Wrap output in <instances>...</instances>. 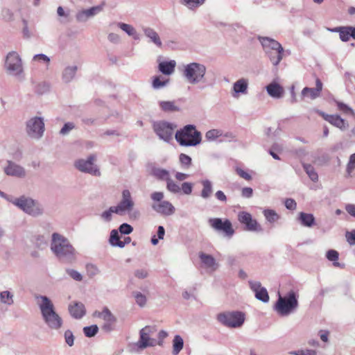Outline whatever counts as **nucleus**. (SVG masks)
<instances>
[{"label": "nucleus", "mask_w": 355, "mask_h": 355, "mask_svg": "<svg viewBox=\"0 0 355 355\" xmlns=\"http://www.w3.org/2000/svg\"><path fill=\"white\" fill-rule=\"evenodd\" d=\"M35 298L45 324L51 329H60L62 327L63 320L55 311L51 299L42 295H35Z\"/></svg>", "instance_id": "nucleus-1"}, {"label": "nucleus", "mask_w": 355, "mask_h": 355, "mask_svg": "<svg viewBox=\"0 0 355 355\" xmlns=\"http://www.w3.org/2000/svg\"><path fill=\"white\" fill-rule=\"evenodd\" d=\"M51 250L61 261L72 263L76 260V251L67 238L54 232L51 235Z\"/></svg>", "instance_id": "nucleus-2"}, {"label": "nucleus", "mask_w": 355, "mask_h": 355, "mask_svg": "<svg viewBox=\"0 0 355 355\" xmlns=\"http://www.w3.org/2000/svg\"><path fill=\"white\" fill-rule=\"evenodd\" d=\"M182 73L184 80L191 85H204L207 83V67L202 63L193 62L184 64Z\"/></svg>", "instance_id": "nucleus-3"}, {"label": "nucleus", "mask_w": 355, "mask_h": 355, "mask_svg": "<svg viewBox=\"0 0 355 355\" xmlns=\"http://www.w3.org/2000/svg\"><path fill=\"white\" fill-rule=\"evenodd\" d=\"M298 293L291 290L284 296L279 295L274 305V310L280 316H288L294 313L299 307Z\"/></svg>", "instance_id": "nucleus-4"}, {"label": "nucleus", "mask_w": 355, "mask_h": 355, "mask_svg": "<svg viewBox=\"0 0 355 355\" xmlns=\"http://www.w3.org/2000/svg\"><path fill=\"white\" fill-rule=\"evenodd\" d=\"M175 137L179 145L184 147H194L202 141L201 132L192 124L186 125L177 130Z\"/></svg>", "instance_id": "nucleus-5"}, {"label": "nucleus", "mask_w": 355, "mask_h": 355, "mask_svg": "<svg viewBox=\"0 0 355 355\" xmlns=\"http://www.w3.org/2000/svg\"><path fill=\"white\" fill-rule=\"evenodd\" d=\"M263 51L274 66H277L283 59L284 50L277 40L268 37H259Z\"/></svg>", "instance_id": "nucleus-6"}, {"label": "nucleus", "mask_w": 355, "mask_h": 355, "mask_svg": "<svg viewBox=\"0 0 355 355\" xmlns=\"http://www.w3.org/2000/svg\"><path fill=\"white\" fill-rule=\"evenodd\" d=\"M16 207L34 218L42 216L44 213V208L38 200L25 195L20 196V200L16 202Z\"/></svg>", "instance_id": "nucleus-7"}, {"label": "nucleus", "mask_w": 355, "mask_h": 355, "mask_svg": "<svg viewBox=\"0 0 355 355\" xmlns=\"http://www.w3.org/2000/svg\"><path fill=\"white\" fill-rule=\"evenodd\" d=\"M245 314L239 311L220 313L217 315L220 323L230 328H238L245 322Z\"/></svg>", "instance_id": "nucleus-8"}, {"label": "nucleus", "mask_w": 355, "mask_h": 355, "mask_svg": "<svg viewBox=\"0 0 355 355\" xmlns=\"http://www.w3.org/2000/svg\"><path fill=\"white\" fill-rule=\"evenodd\" d=\"M45 125L42 117L34 116L26 122V132L32 139H40L44 133Z\"/></svg>", "instance_id": "nucleus-9"}, {"label": "nucleus", "mask_w": 355, "mask_h": 355, "mask_svg": "<svg viewBox=\"0 0 355 355\" xmlns=\"http://www.w3.org/2000/svg\"><path fill=\"white\" fill-rule=\"evenodd\" d=\"M96 158L95 155H90L86 159H80L76 160L74 162V166L83 173L98 177L101 175V172L98 166L94 164Z\"/></svg>", "instance_id": "nucleus-10"}, {"label": "nucleus", "mask_w": 355, "mask_h": 355, "mask_svg": "<svg viewBox=\"0 0 355 355\" xmlns=\"http://www.w3.org/2000/svg\"><path fill=\"white\" fill-rule=\"evenodd\" d=\"M238 220L244 225V230L248 232L261 233L263 229L258 221L249 212L242 211L238 213Z\"/></svg>", "instance_id": "nucleus-11"}, {"label": "nucleus", "mask_w": 355, "mask_h": 355, "mask_svg": "<svg viewBox=\"0 0 355 355\" xmlns=\"http://www.w3.org/2000/svg\"><path fill=\"white\" fill-rule=\"evenodd\" d=\"M5 67L8 73L12 76H19L22 73L21 60L16 51L8 53L6 56Z\"/></svg>", "instance_id": "nucleus-12"}, {"label": "nucleus", "mask_w": 355, "mask_h": 355, "mask_svg": "<svg viewBox=\"0 0 355 355\" xmlns=\"http://www.w3.org/2000/svg\"><path fill=\"white\" fill-rule=\"evenodd\" d=\"M176 125L167 121H158L153 124V130L160 139L168 142L173 135V130Z\"/></svg>", "instance_id": "nucleus-13"}, {"label": "nucleus", "mask_w": 355, "mask_h": 355, "mask_svg": "<svg viewBox=\"0 0 355 355\" xmlns=\"http://www.w3.org/2000/svg\"><path fill=\"white\" fill-rule=\"evenodd\" d=\"M119 211V215L122 216L125 213H130L135 207V202L131 193L128 189H123L121 192V199L117 205L114 206Z\"/></svg>", "instance_id": "nucleus-14"}, {"label": "nucleus", "mask_w": 355, "mask_h": 355, "mask_svg": "<svg viewBox=\"0 0 355 355\" xmlns=\"http://www.w3.org/2000/svg\"><path fill=\"white\" fill-rule=\"evenodd\" d=\"M210 226L216 231L223 232L225 236L232 237L234 234L231 221L229 219L224 220L220 218H214L209 220Z\"/></svg>", "instance_id": "nucleus-15"}, {"label": "nucleus", "mask_w": 355, "mask_h": 355, "mask_svg": "<svg viewBox=\"0 0 355 355\" xmlns=\"http://www.w3.org/2000/svg\"><path fill=\"white\" fill-rule=\"evenodd\" d=\"M103 9V6L98 5L89 8L79 10L76 13V20L78 23H85L102 12Z\"/></svg>", "instance_id": "nucleus-16"}, {"label": "nucleus", "mask_w": 355, "mask_h": 355, "mask_svg": "<svg viewBox=\"0 0 355 355\" xmlns=\"http://www.w3.org/2000/svg\"><path fill=\"white\" fill-rule=\"evenodd\" d=\"M150 328L148 326L141 329L139 332V340L135 344L138 349H144L148 347H153L156 345L155 339L151 338L149 336Z\"/></svg>", "instance_id": "nucleus-17"}, {"label": "nucleus", "mask_w": 355, "mask_h": 355, "mask_svg": "<svg viewBox=\"0 0 355 355\" xmlns=\"http://www.w3.org/2000/svg\"><path fill=\"white\" fill-rule=\"evenodd\" d=\"M317 112L322 116L325 121H328L329 123L339 128L342 131L347 130L349 127L348 122L338 114H327L320 110H318Z\"/></svg>", "instance_id": "nucleus-18"}, {"label": "nucleus", "mask_w": 355, "mask_h": 355, "mask_svg": "<svg viewBox=\"0 0 355 355\" xmlns=\"http://www.w3.org/2000/svg\"><path fill=\"white\" fill-rule=\"evenodd\" d=\"M7 163V166L4 168V172L7 175L19 178H23L26 176V170L23 166L10 160Z\"/></svg>", "instance_id": "nucleus-19"}, {"label": "nucleus", "mask_w": 355, "mask_h": 355, "mask_svg": "<svg viewBox=\"0 0 355 355\" xmlns=\"http://www.w3.org/2000/svg\"><path fill=\"white\" fill-rule=\"evenodd\" d=\"M109 27L111 29H114L115 27H117L135 40H139L140 39L139 35L137 33L136 29L130 24L123 22H112L109 24Z\"/></svg>", "instance_id": "nucleus-20"}, {"label": "nucleus", "mask_w": 355, "mask_h": 355, "mask_svg": "<svg viewBox=\"0 0 355 355\" xmlns=\"http://www.w3.org/2000/svg\"><path fill=\"white\" fill-rule=\"evenodd\" d=\"M322 89V83L319 78H317L315 80V87H304L302 90L301 95L302 98L309 97L311 99L313 100L320 96Z\"/></svg>", "instance_id": "nucleus-21"}, {"label": "nucleus", "mask_w": 355, "mask_h": 355, "mask_svg": "<svg viewBox=\"0 0 355 355\" xmlns=\"http://www.w3.org/2000/svg\"><path fill=\"white\" fill-rule=\"evenodd\" d=\"M153 210L156 212L164 215L171 216L175 213V209L173 205L168 201L164 200L152 206Z\"/></svg>", "instance_id": "nucleus-22"}, {"label": "nucleus", "mask_w": 355, "mask_h": 355, "mask_svg": "<svg viewBox=\"0 0 355 355\" xmlns=\"http://www.w3.org/2000/svg\"><path fill=\"white\" fill-rule=\"evenodd\" d=\"M248 85L249 82L247 78H241L236 80L232 86V96L236 98L239 94H246Z\"/></svg>", "instance_id": "nucleus-23"}, {"label": "nucleus", "mask_w": 355, "mask_h": 355, "mask_svg": "<svg viewBox=\"0 0 355 355\" xmlns=\"http://www.w3.org/2000/svg\"><path fill=\"white\" fill-rule=\"evenodd\" d=\"M102 319L105 321L103 329L106 331L114 330V325L116 322V318L112 313L107 307L103 308Z\"/></svg>", "instance_id": "nucleus-24"}, {"label": "nucleus", "mask_w": 355, "mask_h": 355, "mask_svg": "<svg viewBox=\"0 0 355 355\" xmlns=\"http://www.w3.org/2000/svg\"><path fill=\"white\" fill-rule=\"evenodd\" d=\"M266 89L268 94L273 98H281L284 93L283 87L275 81L269 83Z\"/></svg>", "instance_id": "nucleus-25"}, {"label": "nucleus", "mask_w": 355, "mask_h": 355, "mask_svg": "<svg viewBox=\"0 0 355 355\" xmlns=\"http://www.w3.org/2000/svg\"><path fill=\"white\" fill-rule=\"evenodd\" d=\"M69 311L71 317L76 319L82 318L86 313L85 305L78 302L69 304Z\"/></svg>", "instance_id": "nucleus-26"}, {"label": "nucleus", "mask_w": 355, "mask_h": 355, "mask_svg": "<svg viewBox=\"0 0 355 355\" xmlns=\"http://www.w3.org/2000/svg\"><path fill=\"white\" fill-rule=\"evenodd\" d=\"M297 220L302 226L306 227H311L315 223V218L312 214L302 211L299 213Z\"/></svg>", "instance_id": "nucleus-27"}, {"label": "nucleus", "mask_w": 355, "mask_h": 355, "mask_svg": "<svg viewBox=\"0 0 355 355\" xmlns=\"http://www.w3.org/2000/svg\"><path fill=\"white\" fill-rule=\"evenodd\" d=\"M78 67L76 65L66 67L62 73V81L69 83L74 78Z\"/></svg>", "instance_id": "nucleus-28"}, {"label": "nucleus", "mask_w": 355, "mask_h": 355, "mask_svg": "<svg viewBox=\"0 0 355 355\" xmlns=\"http://www.w3.org/2000/svg\"><path fill=\"white\" fill-rule=\"evenodd\" d=\"M176 66V62L175 60L170 61H164L162 62L159 64L158 68L161 73L164 75H171L172 74Z\"/></svg>", "instance_id": "nucleus-29"}, {"label": "nucleus", "mask_w": 355, "mask_h": 355, "mask_svg": "<svg viewBox=\"0 0 355 355\" xmlns=\"http://www.w3.org/2000/svg\"><path fill=\"white\" fill-rule=\"evenodd\" d=\"M202 186V189L200 193V196L203 199H208L211 197L213 193V184L207 179L202 180L200 181Z\"/></svg>", "instance_id": "nucleus-30"}, {"label": "nucleus", "mask_w": 355, "mask_h": 355, "mask_svg": "<svg viewBox=\"0 0 355 355\" xmlns=\"http://www.w3.org/2000/svg\"><path fill=\"white\" fill-rule=\"evenodd\" d=\"M199 258L201 262L206 266L207 268H211L215 270L217 268V263L216 262L215 259L209 254H205L203 252H200Z\"/></svg>", "instance_id": "nucleus-31"}, {"label": "nucleus", "mask_w": 355, "mask_h": 355, "mask_svg": "<svg viewBox=\"0 0 355 355\" xmlns=\"http://www.w3.org/2000/svg\"><path fill=\"white\" fill-rule=\"evenodd\" d=\"M144 35L150 39V42L157 46H161L162 43L157 33L151 28L147 27L143 29Z\"/></svg>", "instance_id": "nucleus-32"}, {"label": "nucleus", "mask_w": 355, "mask_h": 355, "mask_svg": "<svg viewBox=\"0 0 355 355\" xmlns=\"http://www.w3.org/2000/svg\"><path fill=\"white\" fill-rule=\"evenodd\" d=\"M158 103L160 109L164 112H174L180 110V107L175 105V101H161Z\"/></svg>", "instance_id": "nucleus-33"}, {"label": "nucleus", "mask_w": 355, "mask_h": 355, "mask_svg": "<svg viewBox=\"0 0 355 355\" xmlns=\"http://www.w3.org/2000/svg\"><path fill=\"white\" fill-rule=\"evenodd\" d=\"M331 31L338 32L340 39L343 42H347L351 37H352L351 26L335 28Z\"/></svg>", "instance_id": "nucleus-34"}, {"label": "nucleus", "mask_w": 355, "mask_h": 355, "mask_svg": "<svg viewBox=\"0 0 355 355\" xmlns=\"http://www.w3.org/2000/svg\"><path fill=\"white\" fill-rule=\"evenodd\" d=\"M152 175L157 179L166 182L171 178L169 171L161 168H153L152 169Z\"/></svg>", "instance_id": "nucleus-35"}, {"label": "nucleus", "mask_w": 355, "mask_h": 355, "mask_svg": "<svg viewBox=\"0 0 355 355\" xmlns=\"http://www.w3.org/2000/svg\"><path fill=\"white\" fill-rule=\"evenodd\" d=\"M263 214L266 221L270 224L275 223L280 218V216L274 209H265L263 211Z\"/></svg>", "instance_id": "nucleus-36"}, {"label": "nucleus", "mask_w": 355, "mask_h": 355, "mask_svg": "<svg viewBox=\"0 0 355 355\" xmlns=\"http://www.w3.org/2000/svg\"><path fill=\"white\" fill-rule=\"evenodd\" d=\"M14 295L9 291L0 292V303L8 306H11L14 303Z\"/></svg>", "instance_id": "nucleus-37"}, {"label": "nucleus", "mask_w": 355, "mask_h": 355, "mask_svg": "<svg viewBox=\"0 0 355 355\" xmlns=\"http://www.w3.org/2000/svg\"><path fill=\"white\" fill-rule=\"evenodd\" d=\"M168 82V79L157 76H155L153 79L152 87L154 89H160L166 87Z\"/></svg>", "instance_id": "nucleus-38"}, {"label": "nucleus", "mask_w": 355, "mask_h": 355, "mask_svg": "<svg viewBox=\"0 0 355 355\" xmlns=\"http://www.w3.org/2000/svg\"><path fill=\"white\" fill-rule=\"evenodd\" d=\"M184 347V340L182 338L179 336H175L173 340V354L174 355L178 354L180 351L183 349Z\"/></svg>", "instance_id": "nucleus-39"}, {"label": "nucleus", "mask_w": 355, "mask_h": 355, "mask_svg": "<svg viewBox=\"0 0 355 355\" xmlns=\"http://www.w3.org/2000/svg\"><path fill=\"white\" fill-rule=\"evenodd\" d=\"M303 168L309 178L313 182H315L318 180V175L312 165L309 164H304Z\"/></svg>", "instance_id": "nucleus-40"}, {"label": "nucleus", "mask_w": 355, "mask_h": 355, "mask_svg": "<svg viewBox=\"0 0 355 355\" xmlns=\"http://www.w3.org/2000/svg\"><path fill=\"white\" fill-rule=\"evenodd\" d=\"M49 235L39 234L35 236V245L40 249H44L48 245Z\"/></svg>", "instance_id": "nucleus-41"}, {"label": "nucleus", "mask_w": 355, "mask_h": 355, "mask_svg": "<svg viewBox=\"0 0 355 355\" xmlns=\"http://www.w3.org/2000/svg\"><path fill=\"white\" fill-rule=\"evenodd\" d=\"M222 135V130L219 129H211L205 133V139L208 141H214Z\"/></svg>", "instance_id": "nucleus-42"}, {"label": "nucleus", "mask_w": 355, "mask_h": 355, "mask_svg": "<svg viewBox=\"0 0 355 355\" xmlns=\"http://www.w3.org/2000/svg\"><path fill=\"white\" fill-rule=\"evenodd\" d=\"M112 214L119 215V211L116 209L114 206H112L107 210L102 212L101 218L105 222H110L112 219Z\"/></svg>", "instance_id": "nucleus-43"}, {"label": "nucleus", "mask_w": 355, "mask_h": 355, "mask_svg": "<svg viewBox=\"0 0 355 355\" xmlns=\"http://www.w3.org/2000/svg\"><path fill=\"white\" fill-rule=\"evenodd\" d=\"M205 0H182V3L189 9L193 10L202 5Z\"/></svg>", "instance_id": "nucleus-44"}, {"label": "nucleus", "mask_w": 355, "mask_h": 355, "mask_svg": "<svg viewBox=\"0 0 355 355\" xmlns=\"http://www.w3.org/2000/svg\"><path fill=\"white\" fill-rule=\"evenodd\" d=\"M179 161L182 167L184 169H188L191 166L192 162L191 157L184 153H181L180 155Z\"/></svg>", "instance_id": "nucleus-45"}, {"label": "nucleus", "mask_w": 355, "mask_h": 355, "mask_svg": "<svg viewBox=\"0 0 355 355\" xmlns=\"http://www.w3.org/2000/svg\"><path fill=\"white\" fill-rule=\"evenodd\" d=\"M254 294H255V297L257 300H259L263 302L266 303L269 301V295H268V291H267L266 288L264 287L259 289Z\"/></svg>", "instance_id": "nucleus-46"}, {"label": "nucleus", "mask_w": 355, "mask_h": 355, "mask_svg": "<svg viewBox=\"0 0 355 355\" xmlns=\"http://www.w3.org/2000/svg\"><path fill=\"white\" fill-rule=\"evenodd\" d=\"M83 333L86 337H94L98 331V327L96 324L85 327L83 329Z\"/></svg>", "instance_id": "nucleus-47"}, {"label": "nucleus", "mask_w": 355, "mask_h": 355, "mask_svg": "<svg viewBox=\"0 0 355 355\" xmlns=\"http://www.w3.org/2000/svg\"><path fill=\"white\" fill-rule=\"evenodd\" d=\"M327 258L331 261H334V266L336 267H340V265L337 260L338 259L339 254L336 250H329L327 252L326 254Z\"/></svg>", "instance_id": "nucleus-48"}, {"label": "nucleus", "mask_w": 355, "mask_h": 355, "mask_svg": "<svg viewBox=\"0 0 355 355\" xmlns=\"http://www.w3.org/2000/svg\"><path fill=\"white\" fill-rule=\"evenodd\" d=\"M166 189L172 193H179L180 192V187L171 178L166 181Z\"/></svg>", "instance_id": "nucleus-49"}, {"label": "nucleus", "mask_w": 355, "mask_h": 355, "mask_svg": "<svg viewBox=\"0 0 355 355\" xmlns=\"http://www.w3.org/2000/svg\"><path fill=\"white\" fill-rule=\"evenodd\" d=\"M85 268L87 275L91 278L95 277L100 272L98 268L94 264L87 263Z\"/></svg>", "instance_id": "nucleus-50"}, {"label": "nucleus", "mask_w": 355, "mask_h": 355, "mask_svg": "<svg viewBox=\"0 0 355 355\" xmlns=\"http://www.w3.org/2000/svg\"><path fill=\"white\" fill-rule=\"evenodd\" d=\"M76 128V125L73 122H67L64 124L62 128L60 130V135L62 136H66Z\"/></svg>", "instance_id": "nucleus-51"}, {"label": "nucleus", "mask_w": 355, "mask_h": 355, "mask_svg": "<svg viewBox=\"0 0 355 355\" xmlns=\"http://www.w3.org/2000/svg\"><path fill=\"white\" fill-rule=\"evenodd\" d=\"M33 61L44 63L46 65V67H48L51 60L50 58L48 57L46 55L43 53H39L35 55L33 57Z\"/></svg>", "instance_id": "nucleus-52"}, {"label": "nucleus", "mask_w": 355, "mask_h": 355, "mask_svg": "<svg viewBox=\"0 0 355 355\" xmlns=\"http://www.w3.org/2000/svg\"><path fill=\"white\" fill-rule=\"evenodd\" d=\"M67 274L73 280L80 282L83 280V275L77 270L71 268L66 269Z\"/></svg>", "instance_id": "nucleus-53"}, {"label": "nucleus", "mask_w": 355, "mask_h": 355, "mask_svg": "<svg viewBox=\"0 0 355 355\" xmlns=\"http://www.w3.org/2000/svg\"><path fill=\"white\" fill-rule=\"evenodd\" d=\"M110 243L112 246H116V243L121 242L119 231L116 230H112L110 232Z\"/></svg>", "instance_id": "nucleus-54"}, {"label": "nucleus", "mask_w": 355, "mask_h": 355, "mask_svg": "<svg viewBox=\"0 0 355 355\" xmlns=\"http://www.w3.org/2000/svg\"><path fill=\"white\" fill-rule=\"evenodd\" d=\"M336 103L338 110L343 112V113L354 115L353 110L351 107H349L347 104L337 101H336Z\"/></svg>", "instance_id": "nucleus-55"}, {"label": "nucleus", "mask_w": 355, "mask_h": 355, "mask_svg": "<svg viewBox=\"0 0 355 355\" xmlns=\"http://www.w3.org/2000/svg\"><path fill=\"white\" fill-rule=\"evenodd\" d=\"M355 168V153L350 155L349 162L347 165L346 172L348 177L351 176V173Z\"/></svg>", "instance_id": "nucleus-56"}, {"label": "nucleus", "mask_w": 355, "mask_h": 355, "mask_svg": "<svg viewBox=\"0 0 355 355\" xmlns=\"http://www.w3.org/2000/svg\"><path fill=\"white\" fill-rule=\"evenodd\" d=\"M64 337L65 343L68 346L72 347L74 345L75 337L71 330H66L64 334Z\"/></svg>", "instance_id": "nucleus-57"}, {"label": "nucleus", "mask_w": 355, "mask_h": 355, "mask_svg": "<svg viewBox=\"0 0 355 355\" xmlns=\"http://www.w3.org/2000/svg\"><path fill=\"white\" fill-rule=\"evenodd\" d=\"M291 355H316L317 352L314 349H300L296 351H291L289 352Z\"/></svg>", "instance_id": "nucleus-58"}, {"label": "nucleus", "mask_w": 355, "mask_h": 355, "mask_svg": "<svg viewBox=\"0 0 355 355\" xmlns=\"http://www.w3.org/2000/svg\"><path fill=\"white\" fill-rule=\"evenodd\" d=\"M133 296L135 298L137 304L140 306H144L146 303V296L140 292H134Z\"/></svg>", "instance_id": "nucleus-59"}, {"label": "nucleus", "mask_w": 355, "mask_h": 355, "mask_svg": "<svg viewBox=\"0 0 355 355\" xmlns=\"http://www.w3.org/2000/svg\"><path fill=\"white\" fill-rule=\"evenodd\" d=\"M193 184L191 182H184L181 184L180 191L185 195H190L193 191Z\"/></svg>", "instance_id": "nucleus-60"}, {"label": "nucleus", "mask_w": 355, "mask_h": 355, "mask_svg": "<svg viewBox=\"0 0 355 355\" xmlns=\"http://www.w3.org/2000/svg\"><path fill=\"white\" fill-rule=\"evenodd\" d=\"M132 231L133 227L126 223H122L119 227V232L122 234H130Z\"/></svg>", "instance_id": "nucleus-61"}, {"label": "nucleus", "mask_w": 355, "mask_h": 355, "mask_svg": "<svg viewBox=\"0 0 355 355\" xmlns=\"http://www.w3.org/2000/svg\"><path fill=\"white\" fill-rule=\"evenodd\" d=\"M220 137H221V139L220 140V142H223V141L230 142V141H236V136L234 135V133H232L231 132H223V131L222 130V135Z\"/></svg>", "instance_id": "nucleus-62"}, {"label": "nucleus", "mask_w": 355, "mask_h": 355, "mask_svg": "<svg viewBox=\"0 0 355 355\" xmlns=\"http://www.w3.org/2000/svg\"><path fill=\"white\" fill-rule=\"evenodd\" d=\"M236 173L242 178L245 180L250 181L252 180V175L246 171L242 169L241 168L236 167L235 168Z\"/></svg>", "instance_id": "nucleus-63"}, {"label": "nucleus", "mask_w": 355, "mask_h": 355, "mask_svg": "<svg viewBox=\"0 0 355 355\" xmlns=\"http://www.w3.org/2000/svg\"><path fill=\"white\" fill-rule=\"evenodd\" d=\"M345 237L350 245H355V230L351 232H347L345 234Z\"/></svg>", "instance_id": "nucleus-64"}]
</instances>
